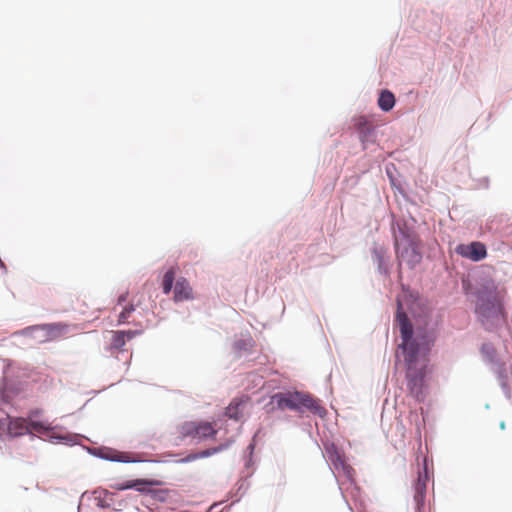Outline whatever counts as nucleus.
I'll list each match as a JSON object with an SVG mask.
<instances>
[{
    "label": "nucleus",
    "mask_w": 512,
    "mask_h": 512,
    "mask_svg": "<svg viewBox=\"0 0 512 512\" xmlns=\"http://www.w3.org/2000/svg\"><path fill=\"white\" fill-rule=\"evenodd\" d=\"M476 312L482 322L499 321L503 318L502 295L492 281H487L477 291Z\"/></svg>",
    "instance_id": "obj_2"
},
{
    "label": "nucleus",
    "mask_w": 512,
    "mask_h": 512,
    "mask_svg": "<svg viewBox=\"0 0 512 512\" xmlns=\"http://www.w3.org/2000/svg\"><path fill=\"white\" fill-rule=\"evenodd\" d=\"M493 372L496 374L501 387L508 390V380L512 374L511 366H507L504 362H495L493 364Z\"/></svg>",
    "instance_id": "obj_11"
},
{
    "label": "nucleus",
    "mask_w": 512,
    "mask_h": 512,
    "mask_svg": "<svg viewBox=\"0 0 512 512\" xmlns=\"http://www.w3.org/2000/svg\"><path fill=\"white\" fill-rule=\"evenodd\" d=\"M8 433L13 437L29 434V420L21 417L10 418Z\"/></svg>",
    "instance_id": "obj_10"
},
{
    "label": "nucleus",
    "mask_w": 512,
    "mask_h": 512,
    "mask_svg": "<svg viewBox=\"0 0 512 512\" xmlns=\"http://www.w3.org/2000/svg\"><path fill=\"white\" fill-rule=\"evenodd\" d=\"M173 299L175 302H182L185 300L193 299L192 287L184 277H180L176 281Z\"/></svg>",
    "instance_id": "obj_9"
},
{
    "label": "nucleus",
    "mask_w": 512,
    "mask_h": 512,
    "mask_svg": "<svg viewBox=\"0 0 512 512\" xmlns=\"http://www.w3.org/2000/svg\"><path fill=\"white\" fill-rule=\"evenodd\" d=\"M181 438H193L206 440L217 434V429L211 422L207 421H186L179 427Z\"/></svg>",
    "instance_id": "obj_5"
},
{
    "label": "nucleus",
    "mask_w": 512,
    "mask_h": 512,
    "mask_svg": "<svg viewBox=\"0 0 512 512\" xmlns=\"http://www.w3.org/2000/svg\"><path fill=\"white\" fill-rule=\"evenodd\" d=\"M39 413H40V411H38V410H36V411H32V412L30 413V418H31V417H34V416H38V415H39Z\"/></svg>",
    "instance_id": "obj_25"
},
{
    "label": "nucleus",
    "mask_w": 512,
    "mask_h": 512,
    "mask_svg": "<svg viewBox=\"0 0 512 512\" xmlns=\"http://www.w3.org/2000/svg\"><path fill=\"white\" fill-rule=\"evenodd\" d=\"M161 483L156 480H148V479H135V480H128L122 483H115L111 485V488L123 491L127 489H136L138 492L145 493L148 490L146 489L147 486H153V485H160Z\"/></svg>",
    "instance_id": "obj_7"
},
{
    "label": "nucleus",
    "mask_w": 512,
    "mask_h": 512,
    "mask_svg": "<svg viewBox=\"0 0 512 512\" xmlns=\"http://www.w3.org/2000/svg\"><path fill=\"white\" fill-rule=\"evenodd\" d=\"M175 275H176V271L174 269V267H171L170 269H168L164 276H163V280H162V289H163V292L165 294H169L172 290V287H173V282L175 280Z\"/></svg>",
    "instance_id": "obj_15"
},
{
    "label": "nucleus",
    "mask_w": 512,
    "mask_h": 512,
    "mask_svg": "<svg viewBox=\"0 0 512 512\" xmlns=\"http://www.w3.org/2000/svg\"><path fill=\"white\" fill-rule=\"evenodd\" d=\"M114 461L130 462V457L127 453H118L115 457L111 458Z\"/></svg>",
    "instance_id": "obj_21"
},
{
    "label": "nucleus",
    "mask_w": 512,
    "mask_h": 512,
    "mask_svg": "<svg viewBox=\"0 0 512 512\" xmlns=\"http://www.w3.org/2000/svg\"><path fill=\"white\" fill-rule=\"evenodd\" d=\"M135 311V307L132 303H128L127 305L123 306L122 311L119 313L118 316V323L124 324L128 322V319L130 318L131 314Z\"/></svg>",
    "instance_id": "obj_19"
},
{
    "label": "nucleus",
    "mask_w": 512,
    "mask_h": 512,
    "mask_svg": "<svg viewBox=\"0 0 512 512\" xmlns=\"http://www.w3.org/2000/svg\"><path fill=\"white\" fill-rule=\"evenodd\" d=\"M428 474L425 470L423 473H419L418 479L415 483L414 501L416 503L417 510L420 511L424 506L425 497L427 492Z\"/></svg>",
    "instance_id": "obj_8"
},
{
    "label": "nucleus",
    "mask_w": 512,
    "mask_h": 512,
    "mask_svg": "<svg viewBox=\"0 0 512 512\" xmlns=\"http://www.w3.org/2000/svg\"><path fill=\"white\" fill-rule=\"evenodd\" d=\"M395 321L399 326L402 340L399 349L402 350L407 365V386L410 393L418 398L421 394L424 372L422 368L417 366V358L423 347L428 344L427 337L425 334H417L413 337L412 324L403 311L400 302H398Z\"/></svg>",
    "instance_id": "obj_1"
},
{
    "label": "nucleus",
    "mask_w": 512,
    "mask_h": 512,
    "mask_svg": "<svg viewBox=\"0 0 512 512\" xmlns=\"http://www.w3.org/2000/svg\"><path fill=\"white\" fill-rule=\"evenodd\" d=\"M127 300H128V292H125L118 297L117 304L123 305L125 302H127Z\"/></svg>",
    "instance_id": "obj_22"
},
{
    "label": "nucleus",
    "mask_w": 512,
    "mask_h": 512,
    "mask_svg": "<svg viewBox=\"0 0 512 512\" xmlns=\"http://www.w3.org/2000/svg\"><path fill=\"white\" fill-rule=\"evenodd\" d=\"M378 105L383 111H390L395 105L393 93L388 90L382 91L378 98Z\"/></svg>",
    "instance_id": "obj_14"
},
{
    "label": "nucleus",
    "mask_w": 512,
    "mask_h": 512,
    "mask_svg": "<svg viewBox=\"0 0 512 512\" xmlns=\"http://www.w3.org/2000/svg\"><path fill=\"white\" fill-rule=\"evenodd\" d=\"M52 430V427L49 423L34 421L32 419L29 420V434L36 432L39 434H46Z\"/></svg>",
    "instance_id": "obj_16"
},
{
    "label": "nucleus",
    "mask_w": 512,
    "mask_h": 512,
    "mask_svg": "<svg viewBox=\"0 0 512 512\" xmlns=\"http://www.w3.org/2000/svg\"><path fill=\"white\" fill-rule=\"evenodd\" d=\"M481 353L484 356L485 360L494 364L496 358V350L491 344H483L481 347Z\"/></svg>",
    "instance_id": "obj_18"
},
{
    "label": "nucleus",
    "mask_w": 512,
    "mask_h": 512,
    "mask_svg": "<svg viewBox=\"0 0 512 512\" xmlns=\"http://www.w3.org/2000/svg\"><path fill=\"white\" fill-rule=\"evenodd\" d=\"M221 449H222L221 447H216V448H210V449L203 450L199 453H192V454H189L185 459H183L182 462H191V461L197 460L199 458L209 457V456L221 451Z\"/></svg>",
    "instance_id": "obj_17"
},
{
    "label": "nucleus",
    "mask_w": 512,
    "mask_h": 512,
    "mask_svg": "<svg viewBox=\"0 0 512 512\" xmlns=\"http://www.w3.org/2000/svg\"><path fill=\"white\" fill-rule=\"evenodd\" d=\"M62 326L60 324H54V325H47L46 328L49 332H55V331H61Z\"/></svg>",
    "instance_id": "obj_23"
},
{
    "label": "nucleus",
    "mask_w": 512,
    "mask_h": 512,
    "mask_svg": "<svg viewBox=\"0 0 512 512\" xmlns=\"http://www.w3.org/2000/svg\"><path fill=\"white\" fill-rule=\"evenodd\" d=\"M246 401L242 398L234 399L226 408L225 415L230 419L239 420L243 416V408Z\"/></svg>",
    "instance_id": "obj_13"
},
{
    "label": "nucleus",
    "mask_w": 512,
    "mask_h": 512,
    "mask_svg": "<svg viewBox=\"0 0 512 512\" xmlns=\"http://www.w3.org/2000/svg\"><path fill=\"white\" fill-rule=\"evenodd\" d=\"M455 251L458 255L474 262L484 259L487 255L486 246L478 241L470 244H459Z\"/></svg>",
    "instance_id": "obj_6"
},
{
    "label": "nucleus",
    "mask_w": 512,
    "mask_h": 512,
    "mask_svg": "<svg viewBox=\"0 0 512 512\" xmlns=\"http://www.w3.org/2000/svg\"><path fill=\"white\" fill-rule=\"evenodd\" d=\"M125 333H126V336L128 337V339L133 338L135 336V334H136L135 331H127Z\"/></svg>",
    "instance_id": "obj_24"
},
{
    "label": "nucleus",
    "mask_w": 512,
    "mask_h": 512,
    "mask_svg": "<svg viewBox=\"0 0 512 512\" xmlns=\"http://www.w3.org/2000/svg\"><path fill=\"white\" fill-rule=\"evenodd\" d=\"M398 233L399 235L395 234L397 258L400 262H405L410 267H414L422 259L419 251V238L414 232L400 224H398Z\"/></svg>",
    "instance_id": "obj_3"
},
{
    "label": "nucleus",
    "mask_w": 512,
    "mask_h": 512,
    "mask_svg": "<svg viewBox=\"0 0 512 512\" xmlns=\"http://www.w3.org/2000/svg\"><path fill=\"white\" fill-rule=\"evenodd\" d=\"M354 126L359 132L362 142L367 141L373 134L374 127L365 116H359L355 118Z\"/></svg>",
    "instance_id": "obj_12"
},
{
    "label": "nucleus",
    "mask_w": 512,
    "mask_h": 512,
    "mask_svg": "<svg viewBox=\"0 0 512 512\" xmlns=\"http://www.w3.org/2000/svg\"><path fill=\"white\" fill-rule=\"evenodd\" d=\"M125 331H116L113 334L112 346L116 349H122L125 345Z\"/></svg>",
    "instance_id": "obj_20"
},
{
    "label": "nucleus",
    "mask_w": 512,
    "mask_h": 512,
    "mask_svg": "<svg viewBox=\"0 0 512 512\" xmlns=\"http://www.w3.org/2000/svg\"><path fill=\"white\" fill-rule=\"evenodd\" d=\"M271 400L280 410L302 411L305 408L315 414H321L324 410L318 400L308 393L299 391L276 393Z\"/></svg>",
    "instance_id": "obj_4"
}]
</instances>
